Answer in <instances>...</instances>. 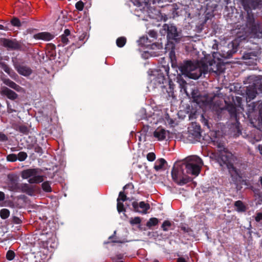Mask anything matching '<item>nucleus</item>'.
Here are the masks:
<instances>
[{
    "instance_id": "obj_1",
    "label": "nucleus",
    "mask_w": 262,
    "mask_h": 262,
    "mask_svg": "<svg viewBox=\"0 0 262 262\" xmlns=\"http://www.w3.org/2000/svg\"><path fill=\"white\" fill-rule=\"evenodd\" d=\"M182 74L194 79H198L202 74L208 72H215L217 69L209 68L202 62L187 61L179 67Z\"/></svg>"
},
{
    "instance_id": "obj_2",
    "label": "nucleus",
    "mask_w": 262,
    "mask_h": 262,
    "mask_svg": "<svg viewBox=\"0 0 262 262\" xmlns=\"http://www.w3.org/2000/svg\"><path fill=\"white\" fill-rule=\"evenodd\" d=\"M235 160V158L232 153L227 150H224L220 154L217 161L223 168H227L231 177L234 179L237 180L240 176L238 171L233 166Z\"/></svg>"
},
{
    "instance_id": "obj_3",
    "label": "nucleus",
    "mask_w": 262,
    "mask_h": 262,
    "mask_svg": "<svg viewBox=\"0 0 262 262\" xmlns=\"http://www.w3.org/2000/svg\"><path fill=\"white\" fill-rule=\"evenodd\" d=\"M202 165V160L196 156L187 157L185 163L182 164L188 175L190 174L195 177L199 174Z\"/></svg>"
},
{
    "instance_id": "obj_4",
    "label": "nucleus",
    "mask_w": 262,
    "mask_h": 262,
    "mask_svg": "<svg viewBox=\"0 0 262 262\" xmlns=\"http://www.w3.org/2000/svg\"><path fill=\"white\" fill-rule=\"evenodd\" d=\"M171 176L172 180L180 185H184L191 180L188 175L184 172V168L182 165L173 168Z\"/></svg>"
},
{
    "instance_id": "obj_5",
    "label": "nucleus",
    "mask_w": 262,
    "mask_h": 262,
    "mask_svg": "<svg viewBox=\"0 0 262 262\" xmlns=\"http://www.w3.org/2000/svg\"><path fill=\"white\" fill-rule=\"evenodd\" d=\"M41 171L37 169H29L24 170L21 173L23 179H29L30 183H39L43 181V177L41 174Z\"/></svg>"
},
{
    "instance_id": "obj_6",
    "label": "nucleus",
    "mask_w": 262,
    "mask_h": 262,
    "mask_svg": "<svg viewBox=\"0 0 262 262\" xmlns=\"http://www.w3.org/2000/svg\"><path fill=\"white\" fill-rule=\"evenodd\" d=\"M134 210L136 212L145 214L147 210L149 209V205L144 202H141L138 204L136 202H134L132 204Z\"/></svg>"
},
{
    "instance_id": "obj_7",
    "label": "nucleus",
    "mask_w": 262,
    "mask_h": 262,
    "mask_svg": "<svg viewBox=\"0 0 262 262\" xmlns=\"http://www.w3.org/2000/svg\"><path fill=\"white\" fill-rule=\"evenodd\" d=\"M169 132L161 127H158L154 132V136L158 140L162 141L164 140L168 135Z\"/></svg>"
},
{
    "instance_id": "obj_8",
    "label": "nucleus",
    "mask_w": 262,
    "mask_h": 262,
    "mask_svg": "<svg viewBox=\"0 0 262 262\" xmlns=\"http://www.w3.org/2000/svg\"><path fill=\"white\" fill-rule=\"evenodd\" d=\"M33 37L36 39L49 41L53 38L54 36L50 33L43 32L34 34Z\"/></svg>"
},
{
    "instance_id": "obj_9",
    "label": "nucleus",
    "mask_w": 262,
    "mask_h": 262,
    "mask_svg": "<svg viewBox=\"0 0 262 262\" xmlns=\"http://www.w3.org/2000/svg\"><path fill=\"white\" fill-rule=\"evenodd\" d=\"M167 37L169 39H176V37L178 36V32L177 28L173 26H167Z\"/></svg>"
},
{
    "instance_id": "obj_10",
    "label": "nucleus",
    "mask_w": 262,
    "mask_h": 262,
    "mask_svg": "<svg viewBox=\"0 0 262 262\" xmlns=\"http://www.w3.org/2000/svg\"><path fill=\"white\" fill-rule=\"evenodd\" d=\"M256 88L251 87L248 88L246 91L247 101H250L251 100L253 99L255 97L258 92L256 91Z\"/></svg>"
},
{
    "instance_id": "obj_11",
    "label": "nucleus",
    "mask_w": 262,
    "mask_h": 262,
    "mask_svg": "<svg viewBox=\"0 0 262 262\" xmlns=\"http://www.w3.org/2000/svg\"><path fill=\"white\" fill-rule=\"evenodd\" d=\"M17 72L23 76H27L31 74L32 70L27 67L19 66L17 68Z\"/></svg>"
},
{
    "instance_id": "obj_12",
    "label": "nucleus",
    "mask_w": 262,
    "mask_h": 262,
    "mask_svg": "<svg viewBox=\"0 0 262 262\" xmlns=\"http://www.w3.org/2000/svg\"><path fill=\"white\" fill-rule=\"evenodd\" d=\"M2 93L10 99L14 100L17 98V94L13 91L8 88L4 89L2 91Z\"/></svg>"
},
{
    "instance_id": "obj_13",
    "label": "nucleus",
    "mask_w": 262,
    "mask_h": 262,
    "mask_svg": "<svg viewBox=\"0 0 262 262\" xmlns=\"http://www.w3.org/2000/svg\"><path fill=\"white\" fill-rule=\"evenodd\" d=\"M166 163V161L164 159H160L156 161L155 163V165L154 166V168L157 170L158 171L162 168H163L164 164Z\"/></svg>"
},
{
    "instance_id": "obj_14",
    "label": "nucleus",
    "mask_w": 262,
    "mask_h": 262,
    "mask_svg": "<svg viewBox=\"0 0 262 262\" xmlns=\"http://www.w3.org/2000/svg\"><path fill=\"white\" fill-rule=\"evenodd\" d=\"M235 206L236 207V209L238 211H244L245 210V206L244 205L243 203L240 201L235 202Z\"/></svg>"
},
{
    "instance_id": "obj_15",
    "label": "nucleus",
    "mask_w": 262,
    "mask_h": 262,
    "mask_svg": "<svg viewBox=\"0 0 262 262\" xmlns=\"http://www.w3.org/2000/svg\"><path fill=\"white\" fill-rule=\"evenodd\" d=\"M255 127L257 128V129L262 132V118H258L257 124L255 125ZM259 149L260 151V154L262 155V145L259 146Z\"/></svg>"
},
{
    "instance_id": "obj_16",
    "label": "nucleus",
    "mask_w": 262,
    "mask_h": 262,
    "mask_svg": "<svg viewBox=\"0 0 262 262\" xmlns=\"http://www.w3.org/2000/svg\"><path fill=\"white\" fill-rule=\"evenodd\" d=\"M126 43V38L123 37L118 38L116 40L117 45L119 47H122Z\"/></svg>"
},
{
    "instance_id": "obj_17",
    "label": "nucleus",
    "mask_w": 262,
    "mask_h": 262,
    "mask_svg": "<svg viewBox=\"0 0 262 262\" xmlns=\"http://www.w3.org/2000/svg\"><path fill=\"white\" fill-rule=\"evenodd\" d=\"M10 212L7 209H3L0 212L1 217L3 219L8 218L9 216Z\"/></svg>"
},
{
    "instance_id": "obj_18",
    "label": "nucleus",
    "mask_w": 262,
    "mask_h": 262,
    "mask_svg": "<svg viewBox=\"0 0 262 262\" xmlns=\"http://www.w3.org/2000/svg\"><path fill=\"white\" fill-rule=\"evenodd\" d=\"M158 223V220L157 218H151L149 221L147 223L146 226L148 227H150L156 225Z\"/></svg>"
},
{
    "instance_id": "obj_19",
    "label": "nucleus",
    "mask_w": 262,
    "mask_h": 262,
    "mask_svg": "<svg viewBox=\"0 0 262 262\" xmlns=\"http://www.w3.org/2000/svg\"><path fill=\"white\" fill-rule=\"evenodd\" d=\"M6 84H7L10 87L18 91L19 89L20 88L18 85H17L14 82L10 81V80H7V82H6Z\"/></svg>"
},
{
    "instance_id": "obj_20",
    "label": "nucleus",
    "mask_w": 262,
    "mask_h": 262,
    "mask_svg": "<svg viewBox=\"0 0 262 262\" xmlns=\"http://www.w3.org/2000/svg\"><path fill=\"white\" fill-rule=\"evenodd\" d=\"M42 188L44 191L47 192H50L51 191L50 184L48 182H45L42 184Z\"/></svg>"
},
{
    "instance_id": "obj_21",
    "label": "nucleus",
    "mask_w": 262,
    "mask_h": 262,
    "mask_svg": "<svg viewBox=\"0 0 262 262\" xmlns=\"http://www.w3.org/2000/svg\"><path fill=\"white\" fill-rule=\"evenodd\" d=\"M4 43L6 46L9 48H16L18 47L17 43L10 40H6Z\"/></svg>"
},
{
    "instance_id": "obj_22",
    "label": "nucleus",
    "mask_w": 262,
    "mask_h": 262,
    "mask_svg": "<svg viewBox=\"0 0 262 262\" xmlns=\"http://www.w3.org/2000/svg\"><path fill=\"white\" fill-rule=\"evenodd\" d=\"M16 156L17 157V159L20 161H24L27 157V154L25 152H20Z\"/></svg>"
},
{
    "instance_id": "obj_23",
    "label": "nucleus",
    "mask_w": 262,
    "mask_h": 262,
    "mask_svg": "<svg viewBox=\"0 0 262 262\" xmlns=\"http://www.w3.org/2000/svg\"><path fill=\"white\" fill-rule=\"evenodd\" d=\"M196 102L200 105H205L206 102V98L205 97H200L195 99Z\"/></svg>"
},
{
    "instance_id": "obj_24",
    "label": "nucleus",
    "mask_w": 262,
    "mask_h": 262,
    "mask_svg": "<svg viewBox=\"0 0 262 262\" xmlns=\"http://www.w3.org/2000/svg\"><path fill=\"white\" fill-rule=\"evenodd\" d=\"M14 252L12 251H8L6 254V257L9 260H12L14 258Z\"/></svg>"
},
{
    "instance_id": "obj_25",
    "label": "nucleus",
    "mask_w": 262,
    "mask_h": 262,
    "mask_svg": "<svg viewBox=\"0 0 262 262\" xmlns=\"http://www.w3.org/2000/svg\"><path fill=\"white\" fill-rule=\"evenodd\" d=\"M7 160L9 161L14 162L17 160V156L15 154H10L7 156Z\"/></svg>"
},
{
    "instance_id": "obj_26",
    "label": "nucleus",
    "mask_w": 262,
    "mask_h": 262,
    "mask_svg": "<svg viewBox=\"0 0 262 262\" xmlns=\"http://www.w3.org/2000/svg\"><path fill=\"white\" fill-rule=\"evenodd\" d=\"M141 222V220L139 217H135L132 218L130 220V223L132 225L138 224Z\"/></svg>"
},
{
    "instance_id": "obj_27",
    "label": "nucleus",
    "mask_w": 262,
    "mask_h": 262,
    "mask_svg": "<svg viewBox=\"0 0 262 262\" xmlns=\"http://www.w3.org/2000/svg\"><path fill=\"white\" fill-rule=\"evenodd\" d=\"M13 107H14V103H13L12 105L10 104V103H8V106H7L8 112L9 113H12L13 112H16V111Z\"/></svg>"
},
{
    "instance_id": "obj_28",
    "label": "nucleus",
    "mask_w": 262,
    "mask_h": 262,
    "mask_svg": "<svg viewBox=\"0 0 262 262\" xmlns=\"http://www.w3.org/2000/svg\"><path fill=\"white\" fill-rule=\"evenodd\" d=\"M117 210L119 212H122L124 210L123 204L119 201H117Z\"/></svg>"
},
{
    "instance_id": "obj_29",
    "label": "nucleus",
    "mask_w": 262,
    "mask_h": 262,
    "mask_svg": "<svg viewBox=\"0 0 262 262\" xmlns=\"http://www.w3.org/2000/svg\"><path fill=\"white\" fill-rule=\"evenodd\" d=\"M156 156L154 152H149L147 155V159L149 161H153L155 160Z\"/></svg>"
},
{
    "instance_id": "obj_30",
    "label": "nucleus",
    "mask_w": 262,
    "mask_h": 262,
    "mask_svg": "<svg viewBox=\"0 0 262 262\" xmlns=\"http://www.w3.org/2000/svg\"><path fill=\"white\" fill-rule=\"evenodd\" d=\"M75 6L77 10L81 11L83 9L84 4L82 2L80 1L76 4Z\"/></svg>"
},
{
    "instance_id": "obj_31",
    "label": "nucleus",
    "mask_w": 262,
    "mask_h": 262,
    "mask_svg": "<svg viewBox=\"0 0 262 262\" xmlns=\"http://www.w3.org/2000/svg\"><path fill=\"white\" fill-rule=\"evenodd\" d=\"M126 200V195L124 194V193L123 192H120L119 193L118 198L117 199V201H118L119 202H120L121 201H124Z\"/></svg>"
},
{
    "instance_id": "obj_32",
    "label": "nucleus",
    "mask_w": 262,
    "mask_h": 262,
    "mask_svg": "<svg viewBox=\"0 0 262 262\" xmlns=\"http://www.w3.org/2000/svg\"><path fill=\"white\" fill-rule=\"evenodd\" d=\"M11 24H12V25H13L14 26H17V27H19L20 26V22L19 21V19H18L17 18H14L12 20H11Z\"/></svg>"
},
{
    "instance_id": "obj_33",
    "label": "nucleus",
    "mask_w": 262,
    "mask_h": 262,
    "mask_svg": "<svg viewBox=\"0 0 262 262\" xmlns=\"http://www.w3.org/2000/svg\"><path fill=\"white\" fill-rule=\"evenodd\" d=\"M170 226V223L168 221H165L163 223L162 228L164 230H167L168 228Z\"/></svg>"
},
{
    "instance_id": "obj_34",
    "label": "nucleus",
    "mask_w": 262,
    "mask_h": 262,
    "mask_svg": "<svg viewBox=\"0 0 262 262\" xmlns=\"http://www.w3.org/2000/svg\"><path fill=\"white\" fill-rule=\"evenodd\" d=\"M61 39L62 42L64 44H67L69 42V39L66 35H61Z\"/></svg>"
},
{
    "instance_id": "obj_35",
    "label": "nucleus",
    "mask_w": 262,
    "mask_h": 262,
    "mask_svg": "<svg viewBox=\"0 0 262 262\" xmlns=\"http://www.w3.org/2000/svg\"><path fill=\"white\" fill-rule=\"evenodd\" d=\"M189 258L188 257H187V259H185L183 257H179L178 258L177 262H189Z\"/></svg>"
},
{
    "instance_id": "obj_36",
    "label": "nucleus",
    "mask_w": 262,
    "mask_h": 262,
    "mask_svg": "<svg viewBox=\"0 0 262 262\" xmlns=\"http://www.w3.org/2000/svg\"><path fill=\"white\" fill-rule=\"evenodd\" d=\"M255 220L257 222H259L262 220V213H259L255 217Z\"/></svg>"
},
{
    "instance_id": "obj_37",
    "label": "nucleus",
    "mask_w": 262,
    "mask_h": 262,
    "mask_svg": "<svg viewBox=\"0 0 262 262\" xmlns=\"http://www.w3.org/2000/svg\"><path fill=\"white\" fill-rule=\"evenodd\" d=\"M70 32L68 29H66L64 32V34L62 35H66V36H68L70 35Z\"/></svg>"
},
{
    "instance_id": "obj_38",
    "label": "nucleus",
    "mask_w": 262,
    "mask_h": 262,
    "mask_svg": "<svg viewBox=\"0 0 262 262\" xmlns=\"http://www.w3.org/2000/svg\"><path fill=\"white\" fill-rule=\"evenodd\" d=\"M5 199V194L3 192L0 191V201H3Z\"/></svg>"
},
{
    "instance_id": "obj_39",
    "label": "nucleus",
    "mask_w": 262,
    "mask_h": 262,
    "mask_svg": "<svg viewBox=\"0 0 262 262\" xmlns=\"http://www.w3.org/2000/svg\"><path fill=\"white\" fill-rule=\"evenodd\" d=\"M6 139V136L4 134H0V140H5Z\"/></svg>"
},
{
    "instance_id": "obj_40",
    "label": "nucleus",
    "mask_w": 262,
    "mask_h": 262,
    "mask_svg": "<svg viewBox=\"0 0 262 262\" xmlns=\"http://www.w3.org/2000/svg\"><path fill=\"white\" fill-rule=\"evenodd\" d=\"M4 71L7 73H10V69L8 67H5L4 68Z\"/></svg>"
},
{
    "instance_id": "obj_41",
    "label": "nucleus",
    "mask_w": 262,
    "mask_h": 262,
    "mask_svg": "<svg viewBox=\"0 0 262 262\" xmlns=\"http://www.w3.org/2000/svg\"><path fill=\"white\" fill-rule=\"evenodd\" d=\"M236 100H237V101L238 102L239 105H240L241 101L242 100L241 98H240V97H236Z\"/></svg>"
},
{
    "instance_id": "obj_42",
    "label": "nucleus",
    "mask_w": 262,
    "mask_h": 262,
    "mask_svg": "<svg viewBox=\"0 0 262 262\" xmlns=\"http://www.w3.org/2000/svg\"><path fill=\"white\" fill-rule=\"evenodd\" d=\"M0 30H4V27L2 25H0Z\"/></svg>"
},
{
    "instance_id": "obj_43",
    "label": "nucleus",
    "mask_w": 262,
    "mask_h": 262,
    "mask_svg": "<svg viewBox=\"0 0 262 262\" xmlns=\"http://www.w3.org/2000/svg\"><path fill=\"white\" fill-rule=\"evenodd\" d=\"M261 136L258 137L256 139V141H258L260 140L261 139Z\"/></svg>"
},
{
    "instance_id": "obj_44",
    "label": "nucleus",
    "mask_w": 262,
    "mask_h": 262,
    "mask_svg": "<svg viewBox=\"0 0 262 262\" xmlns=\"http://www.w3.org/2000/svg\"><path fill=\"white\" fill-rule=\"evenodd\" d=\"M213 66V63H210V67H212Z\"/></svg>"
},
{
    "instance_id": "obj_45",
    "label": "nucleus",
    "mask_w": 262,
    "mask_h": 262,
    "mask_svg": "<svg viewBox=\"0 0 262 262\" xmlns=\"http://www.w3.org/2000/svg\"><path fill=\"white\" fill-rule=\"evenodd\" d=\"M197 136H200L199 132L197 133Z\"/></svg>"
},
{
    "instance_id": "obj_46",
    "label": "nucleus",
    "mask_w": 262,
    "mask_h": 262,
    "mask_svg": "<svg viewBox=\"0 0 262 262\" xmlns=\"http://www.w3.org/2000/svg\"><path fill=\"white\" fill-rule=\"evenodd\" d=\"M154 262H159L157 260H155Z\"/></svg>"
},
{
    "instance_id": "obj_47",
    "label": "nucleus",
    "mask_w": 262,
    "mask_h": 262,
    "mask_svg": "<svg viewBox=\"0 0 262 262\" xmlns=\"http://www.w3.org/2000/svg\"><path fill=\"white\" fill-rule=\"evenodd\" d=\"M251 123H253V124L254 123V121L253 120H252Z\"/></svg>"
},
{
    "instance_id": "obj_48",
    "label": "nucleus",
    "mask_w": 262,
    "mask_h": 262,
    "mask_svg": "<svg viewBox=\"0 0 262 262\" xmlns=\"http://www.w3.org/2000/svg\"><path fill=\"white\" fill-rule=\"evenodd\" d=\"M259 91L261 92L262 91V90H261L259 89Z\"/></svg>"
}]
</instances>
